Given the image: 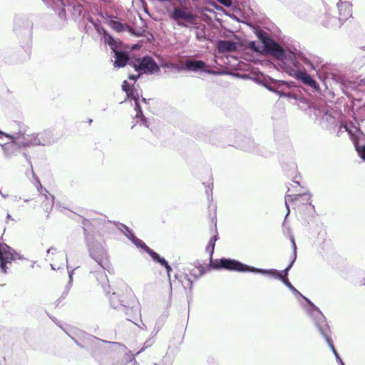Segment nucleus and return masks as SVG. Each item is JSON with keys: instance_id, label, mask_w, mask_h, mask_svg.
<instances>
[{"instance_id": "nucleus-8", "label": "nucleus", "mask_w": 365, "mask_h": 365, "mask_svg": "<svg viewBox=\"0 0 365 365\" xmlns=\"http://www.w3.org/2000/svg\"><path fill=\"white\" fill-rule=\"evenodd\" d=\"M356 124L357 121L355 123H349L341 128H344V131L347 132L351 137L359 155L362 160H365V135Z\"/></svg>"}, {"instance_id": "nucleus-10", "label": "nucleus", "mask_w": 365, "mask_h": 365, "mask_svg": "<svg viewBox=\"0 0 365 365\" xmlns=\"http://www.w3.org/2000/svg\"><path fill=\"white\" fill-rule=\"evenodd\" d=\"M339 17L328 16L327 26L341 27L349 18L352 16V4L350 1L339 2L337 4Z\"/></svg>"}, {"instance_id": "nucleus-19", "label": "nucleus", "mask_w": 365, "mask_h": 365, "mask_svg": "<svg viewBox=\"0 0 365 365\" xmlns=\"http://www.w3.org/2000/svg\"><path fill=\"white\" fill-rule=\"evenodd\" d=\"M109 299L110 305L114 309H128L130 306L128 301L124 299H121L120 296L115 292L109 297Z\"/></svg>"}, {"instance_id": "nucleus-18", "label": "nucleus", "mask_w": 365, "mask_h": 365, "mask_svg": "<svg viewBox=\"0 0 365 365\" xmlns=\"http://www.w3.org/2000/svg\"><path fill=\"white\" fill-rule=\"evenodd\" d=\"M2 136H5L6 138H7L8 139L10 140L9 142L4 143V145H1L3 150L7 154H9L8 150L12 149L14 147H17V142H16V139L15 138H16L17 136L18 137L20 136V130L17 133H14V134H7V133L0 130V138Z\"/></svg>"}, {"instance_id": "nucleus-37", "label": "nucleus", "mask_w": 365, "mask_h": 365, "mask_svg": "<svg viewBox=\"0 0 365 365\" xmlns=\"http://www.w3.org/2000/svg\"><path fill=\"white\" fill-rule=\"evenodd\" d=\"M196 38H197V40H199V41H202V38H204V36H203V35H202V34H201L200 33L197 32V33L196 34Z\"/></svg>"}, {"instance_id": "nucleus-49", "label": "nucleus", "mask_w": 365, "mask_h": 365, "mask_svg": "<svg viewBox=\"0 0 365 365\" xmlns=\"http://www.w3.org/2000/svg\"><path fill=\"white\" fill-rule=\"evenodd\" d=\"M339 2H344V0H339Z\"/></svg>"}, {"instance_id": "nucleus-45", "label": "nucleus", "mask_w": 365, "mask_h": 365, "mask_svg": "<svg viewBox=\"0 0 365 365\" xmlns=\"http://www.w3.org/2000/svg\"><path fill=\"white\" fill-rule=\"evenodd\" d=\"M78 9L79 10V11L81 12V6H78Z\"/></svg>"}, {"instance_id": "nucleus-30", "label": "nucleus", "mask_w": 365, "mask_h": 365, "mask_svg": "<svg viewBox=\"0 0 365 365\" xmlns=\"http://www.w3.org/2000/svg\"><path fill=\"white\" fill-rule=\"evenodd\" d=\"M207 188L205 190V192L207 195V198L210 199L212 196V189H213V183L210 182L206 185Z\"/></svg>"}, {"instance_id": "nucleus-15", "label": "nucleus", "mask_w": 365, "mask_h": 365, "mask_svg": "<svg viewBox=\"0 0 365 365\" xmlns=\"http://www.w3.org/2000/svg\"><path fill=\"white\" fill-rule=\"evenodd\" d=\"M127 96L128 98H132L135 102V110L137 111L135 115L136 118H140L142 121V125L148 128V123L146 118L143 115V111L141 110L140 103H139V94L137 90L135 88H131L129 91H127Z\"/></svg>"}, {"instance_id": "nucleus-34", "label": "nucleus", "mask_w": 365, "mask_h": 365, "mask_svg": "<svg viewBox=\"0 0 365 365\" xmlns=\"http://www.w3.org/2000/svg\"><path fill=\"white\" fill-rule=\"evenodd\" d=\"M131 88L132 87L130 86L129 83L126 81H123L122 85V89L123 91L127 93V91H129Z\"/></svg>"}, {"instance_id": "nucleus-12", "label": "nucleus", "mask_w": 365, "mask_h": 365, "mask_svg": "<svg viewBox=\"0 0 365 365\" xmlns=\"http://www.w3.org/2000/svg\"><path fill=\"white\" fill-rule=\"evenodd\" d=\"M132 63L135 70L140 72V73L153 74L160 71L158 65L154 58L150 56H145Z\"/></svg>"}, {"instance_id": "nucleus-5", "label": "nucleus", "mask_w": 365, "mask_h": 365, "mask_svg": "<svg viewBox=\"0 0 365 365\" xmlns=\"http://www.w3.org/2000/svg\"><path fill=\"white\" fill-rule=\"evenodd\" d=\"M19 148H31L34 146H49L56 142V138L50 130L39 133L26 134L20 130V136L15 138Z\"/></svg>"}, {"instance_id": "nucleus-41", "label": "nucleus", "mask_w": 365, "mask_h": 365, "mask_svg": "<svg viewBox=\"0 0 365 365\" xmlns=\"http://www.w3.org/2000/svg\"><path fill=\"white\" fill-rule=\"evenodd\" d=\"M73 271H71V272H69V277H70V279H72V274H73Z\"/></svg>"}, {"instance_id": "nucleus-3", "label": "nucleus", "mask_w": 365, "mask_h": 365, "mask_svg": "<svg viewBox=\"0 0 365 365\" xmlns=\"http://www.w3.org/2000/svg\"><path fill=\"white\" fill-rule=\"evenodd\" d=\"M313 114L315 120L323 129L335 131L338 128L337 135L344 133V128L346 124V117L336 106L332 107L327 104L313 108Z\"/></svg>"}, {"instance_id": "nucleus-28", "label": "nucleus", "mask_w": 365, "mask_h": 365, "mask_svg": "<svg viewBox=\"0 0 365 365\" xmlns=\"http://www.w3.org/2000/svg\"><path fill=\"white\" fill-rule=\"evenodd\" d=\"M150 256L152 257V259L156 262H158V261L162 258L158 253L155 252L152 250H150L149 247H146L145 250Z\"/></svg>"}, {"instance_id": "nucleus-39", "label": "nucleus", "mask_w": 365, "mask_h": 365, "mask_svg": "<svg viewBox=\"0 0 365 365\" xmlns=\"http://www.w3.org/2000/svg\"><path fill=\"white\" fill-rule=\"evenodd\" d=\"M140 74H138L137 76H130V77H129V78H130V79H133L134 81H136V78H139V77H140Z\"/></svg>"}, {"instance_id": "nucleus-14", "label": "nucleus", "mask_w": 365, "mask_h": 365, "mask_svg": "<svg viewBox=\"0 0 365 365\" xmlns=\"http://www.w3.org/2000/svg\"><path fill=\"white\" fill-rule=\"evenodd\" d=\"M357 87H365V77L358 78L354 83ZM361 100L354 102L353 109L355 119L365 120V102L361 104Z\"/></svg>"}, {"instance_id": "nucleus-22", "label": "nucleus", "mask_w": 365, "mask_h": 365, "mask_svg": "<svg viewBox=\"0 0 365 365\" xmlns=\"http://www.w3.org/2000/svg\"><path fill=\"white\" fill-rule=\"evenodd\" d=\"M114 66L118 68L125 66L129 59V56L127 53L120 51L118 50L114 52Z\"/></svg>"}, {"instance_id": "nucleus-32", "label": "nucleus", "mask_w": 365, "mask_h": 365, "mask_svg": "<svg viewBox=\"0 0 365 365\" xmlns=\"http://www.w3.org/2000/svg\"><path fill=\"white\" fill-rule=\"evenodd\" d=\"M217 1L226 7L231 6L232 4V0H217Z\"/></svg>"}, {"instance_id": "nucleus-9", "label": "nucleus", "mask_w": 365, "mask_h": 365, "mask_svg": "<svg viewBox=\"0 0 365 365\" xmlns=\"http://www.w3.org/2000/svg\"><path fill=\"white\" fill-rule=\"evenodd\" d=\"M85 235L90 256L97 262L102 269L108 270L109 262L106 250L101 245L91 240L88 234L86 233Z\"/></svg>"}, {"instance_id": "nucleus-27", "label": "nucleus", "mask_w": 365, "mask_h": 365, "mask_svg": "<svg viewBox=\"0 0 365 365\" xmlns=\"http://www.w3.org/2000/svg\"><path fill=\"white\" fill-rule=\"evenodd\" d=\"M217 240V235H214L209 240L208 245L206 247V250H207V252L210 253V255H212L214 252L215 245V242Z\"/></svg>"}, {"instance_id": "nucleus-38", "label": "nucleus", "mask_w": 365, "mask_h": 365, "mask_svg": "<svg viewBox=\"0 0 365 365\" xmlns=\"http://www.w3.org/2000/svg\"><path fill=\"white\" fill-rule=\"evenodd\" d=\"M54 251H56V249L54 247H51L47 250V254L49 255L51 252L53 254Z\"/></svg>"}, {"instance_id": "nucleus-48", "label": "nucleus", "mask_w": 365, "mask_h": 365, "mask_svg": "<svg viewBox=\"0 0 365 365\" xmlns=\"http://www.w3.org/2000/svg\"><path fill=\"white\" fill-rule=\"evenodd\" d=\"M144 349H145V348H142L141 350L139 352L142 351Z\"/></svg>"}, {"instance_id": "nucleus-4", "label": "nucleus", "mask_w": 365, "mask_h": 365, "mask_svg": "<svg viewBox=\"0 0 365 365\" xmlns=\"http://www.w3.org/2000/svg\"><path fill=\"white\" fill-rule=\"evenodd\" d=\"M257 36L259 41H251L247 44V48L256 53H265L275 58L283 60L289 51L283 49L275 41L271 38L266 32L259 31Z\"/></svg>"}, {"instance_id": "nucleus-46", "label": "nucleus", "mask_w": 365, "mask_h": 365, "mask_svg": "<svg viewBox=\"0 0 365 365\" xmlns=\"http://www.w3.org/2000/svg\"><path fill=\"white\" fill-rule=\"evenodd\" d=\"M142 101H143L144 103H146V99H145V98H142Z\"/></svg>"}, {"instance_id": "nucleus-42", "label": "nucleus", "mask_w": 365, "mask_h": 365, "mask_svg": "<svg viewBox=\"0 0 365 365\" xmlns=\"http://www.w3.org/2000/svg\"><path fill=\"white\" fill-rule=\"evenodd\" d=\"M6 218L7 219H11V215L10 214H7Z\"/></svg>"}, {"instance_id": "nucleus-29", "label": "nucleus", "mask_w": 365, "mask_h": 365, "mask_svg": "<svg viewBox=\"0 0 365 365\" xmlns=\"http://www.w3.org/2000/svg\"><path fill=\"white\" fill-rule=\"evenodd\" d=\"M150 256L152 257V259L156 262H158V261L162 258L158 253L155 252L152 250H150L149 247H146L145 250Z\"/></svg>"}, {"instance_id": "nucleus-6", "label": "nucleus", "mask_w": 365, "mask_h": 365, "mask_svg": "<svg viewBox=\"0 0 365 365\" xmlns=\"http://www.w3.org/2000/svg\"><path fill=\"white\" fill-rule=\"evenodd\" d=\"M262 84L269 91L279 94L280 97H286L300 101L304 100L298 88L292 81L288 82L273 78H264L262 81Z\"/></svg>"}, {"instance_id": "nucleus-33", "label": "nucleus", "mask_w": 365, "mask_h": 365, "mask_svg": "<svg viewBox=\"0 0 365 365\" xmlns=\"http://www.w3.org/2000/svg\"><path fill=\"white\" fill-rule=\"evenodd\" d=\"M352 63L354 64L353 67L354 68L357 69V68H360L361 67H362L363 65L364 64V62L359 63V62H358V59L355 58Z\"/></svg>"}, {"instance_id": "nucleus-20", "label": "nucleus", "mask_w": 365, "mask_h": 365, "mask_svg": "<svg viewBox=\"0 0 365 365\" xmlns=\"http://www.w3.org/2000/svg\"><path fill=\"white\" fill-rule=\"evenodd\" d=\"M217 48L220 53L232 52L237 48V43L232 41L219 40L217 42Z\"/></svg>"}, {"instance_id": "nucleus-11", "label": "nucleus", "mask_w": 365, "mask_h": 365, "mask_svg": "<svg viewBox=\"0 0 365 365\" xmlns=\"http://www.w3.org/2000/svg\"><path fill=\"white\" fill-rule=\"evenodd\" d=\"M170 16L171 19L176 21L178 25L181 27L188 28L197 24L196 15L191 12L186 11L185 9H182L180 7H175L170 14Z\"/></svg>"}, {"instance_id": "nucleus-43", "label": "nucleus", "mask_w": 365, "mask_h": 365, "mask_svg": "<svg viewBox=\"0 0 365 365\" xmlns=\"http://www.w3.org/2000/svg\"><path fill=\"white\" fill-rule=\"evenodd\" d=\"M293 182L296 183L297 185H299V183L298 181H296V180H293Z\"/></svg>"}, {"instance_id": "nucleus-40", "label": "nucleus", "mask_w": 365, "mask_h": 365, "mask_svg": "<svg viewBox=\"0 0 365 365\" xmlns=\"http://www.w3.org/2000/svg\"><path fill=\"white\" fill-rule=\"evenodd\" d=\"M178 1L181 5H182L185 3V0H178Z\"/></svg>"}, {"instance_id": "nucleus-16", "label": "nucleus", "mask_w": 365, "mask_h": 365, "mask_svg": "<svg viewBox=\"0 0 365 365\" xmlns=\"http://www.w3.org/2000/svg\"><path fill=\"white\" fill-rule=\"evenodd\" d=\"M206 63L201 60H187L183 67H178L179 70H187L190 71H203L206 73H212L210 70H205Z\"/></svg>"}, {"instance_id": "nucleus-1", "label": "nucleus", "mask_w": 365, "mask_h": 365, "mask_svg": "<svg viewBox=\"0 0 365 365\" xmlns=\"http://www.w3.org/2000/svg\"><path fill=\"white\" fill-rule=\"evenodd\" d=\"M282 61H284V71L289 76L301 81L304 84L315 91H319V86L307 72L314 71L324 81L331 80L336 84L343 81V76L336 73L334 66L324 62L317 56H306L302 52L288 51Z\"/></svg>"}, {"instance_id": "nucleus-2", "label": "nucleus", "mask_w": 365, "mask_h": 365, "mask_svg": "<svg viewBox=\"0 0 365 365\" xmlns=\"http://www.w3.org/2000/svg\"><path fill=\"white\" fill-rule=\"evenodd\" d=\"M291 242L292 244L293 248V259L288 267L283 271L284 272V276L282 275L280 272H279L276 269H270L265 270L261 269H257L255 267H250L246 264H244L234 259H221L219 262H217V264L215 266L217 267H222L230 270L238 271V272H257L262 274H270L272 277L276 279H281L283 283L294 294H299L302 296L311 306V307L307 309L308 314L314 319V323H316V317L312 314V309L316 307L307 298L303 297L299 291H297L293 285L289 282L288 279L286 277L288 274L289 270L292 267L295 259L297 258V245L294 241V238L293 236L291 237Z\"/></svg>"}, {"instance_id": "nucleus-17", "label": "nucleus", "mask_w": 365, "mask_h": 365, "mask_svg": "<svg viewBox=\"0 0 365 365\" xmlns=\"http://www.w3.org/2000/svg\"><path fill=\"white\" fill-rule=\"evenodd\" d=\"M37 182V190L38 191L42 194L45 197V202H43L44 209L46 212L48 210H51L54 204V196L48 193L47 190L44 189L41 185L38 179H36Z\"/></svg>"}, {"instance_id": "nucleus-7", "label": "nucleus", "mask_w": 365, "mask_h": 365, "mask_svg": "<svg viewBox=\"0 0 365 365\" xmlns=\"http://www.w3.org/2000/svg\"><path fill=\"white\" fill-rule=\"evenodd\" d=\"M312 314L314 315L316 317V326L317 329H319L321 334L324 336L325 339L327 344L331 349L333 354H334L336 359L337 362L339 364V365H344L343 361L340 358L339 355L338 354L336 350L335 349L333 343L331 341V339L329 335V327L327 324V322L326 320V318L323 315V314L320 312V310L317 307H314L312 309Z\"/></svg>"}, {"instance_id": "nucleus-23", "label": "nucleus", "mask_w": 365, "mask_h": 365, "mask_svg": "<svg viewBox=\"0 0 365 365\" xmlns=\"http://www.w3.org/2000/svg\"><path fill=\"white\" fill-rule=\"evenodd\" d=\"M103 34L105 43L108 44L110 48L115 52L118 50L120 42L113 38V37L108 33L104 29H101Z\"/></svg>"}, {"instance_id": "nucleus-36", "label": "nucleus", "mask_w": 365, "mask_h": 365, "mask_svg": "<svg viewBox=\"0 0 365 365\" xmlns=\"http://www.w3.org/2000/svg\"><path fill=\"white\" fill-rule=\"evenodd\" d=\"M158 262H159L162 266H164V265H165V264L168 263V262H167V261H166L163 257H162V258L158 261Z\"/></svg>"}, {"instance_id": "nucleus-13", "label": "nucleus", "mask_w": 365, "mask_h": 365, "mask_svg": "<svg viewBox=\"0 0 365 365\" xmlns=\"http://www.w3.org/2000/svg\"><path fill=\"white\" fill-rule=\"evenodd\" d=\"M15 252L7 245L0 243V269L4 273H6V264L11 263L15 259Z\"/></svg>"}, {"instance_id": "nucleus-47", "label": "nucleus", "mask_w": 365, "mask_h": 365, "mask_svg": "<svg viewBox=\"0 0 365 365\" xmlns=\"http://www.w3.org/2000/svg\"><path fill=\"white\" fill-rule=\"evenodd\" d=\"M143 327H141V329H144L145 328V324H143Z\"/></svg>"}, {"instance_id": "nucleus-21", "label": "nucleus", "mask_w": 365, "mask_h": 365, "mask_svg": "<svg viewBox=\"0 0 365 365\" xmlns=\"http://www.w3.org/2000/svg\"><path fill=\"white\" fill-rule=\"evenodd\" d=\"M122 232L127 236V237L133 242L138 247L143 248L145 251L146 247H148L142 240L137 238L133 232L125 225H122Z\"/></svg>"}, {"instance_id": "nucleus-44", "label": "nucleus", "mask_w": 365, "mask_h": 365, "mask_svg": "<svg viewBox=\"0 0 365 365\" xmlns=\"http://www.w3.org/2000/svg\"><path fill=\"white\" fill-rule=\"evenodd\" d=\"M245 140L247 141L248 143H251V140L250 138H245Z\"/></svg>"}, {"instance_id": "nucleus-26", "label": "nucleus", "mask_w": 365, "mask_h": 365, "mask_svg": "<svg viewBox=\"0 0 365 365\" xmlns=\"http://www.w3.org/2000/svg\"><path fill=\"white\" fill-rule=\"evenodd\" d=\"M108 24L113 30H115L117 32H121L125 31V24L113 19H110L108 21Z\"/></svg>"}, {"instance_id": "nucleus-31", "label": "nucleus", "mask_w": 365, "mask_h": 365, "mask_svg": "<svg viewBox=\"0 0 365 365\" xmlns=\"http://www.w3.org/2000/svg\"><path fill=\"white\" fill-rule=\"evenodd\" d=\"M97 279L100 281L101 283L106 282L107 280V277L103 272H99L97 274Z\"/></svg>"}, {"instance_id": "nucleus-50", "label": "nucleus", "mask_w": 365, "mask_h": 365, "mask_svg": "<svg viewBox=\"0 0 365 365\" xmlns=\"http://www.w3.org/2000/svg\"><path fill=\"white\" fill-rule=\"evenodd\" d=\"M43 1H46V0H43Z\"/></svg>"}, {"instance_id": "nucleus-25", "label": "nucleus", "mask_w": 365, "mask_h": 365, "mask_svg": "<svg viewBox=\"0 0 365 365\" xmlns=\"http://www.w3.org/2000/svg\"><path fill=\"white\" fill-rule=\"evenodd\" d=\"M302 196H307V200H310V195H306V194H304V195H301V194H297V195H286L285 196V205H286V207H287V215H289V205H288V202H290V201H294V200H298V199L302 197Z\"/></svg>"}, {"instance_id": "nucleus-24", "label": "nucleus", "mask_w": 365, "mask_h": 365, "mask_svg": "<svg viewBox=\"0 0 365 365\" xmlns=\"http://www.w3.org/2000/svg\"><path fill=\"white\" fill-rule=\"evenodd\" d=\"M284 173L288 177L296 178L297 174V167L294 161L287 162L282 165Z\"/></svg>"}, {"instance_id": "nucleus-35", "label": "nucleus", "mask_w": 365, "mask_h": 365, "mask_svg": "<svg viewBox=\"0 0 365 365\" xmlns=\"http://www.w3.org/2000/svg\"><path fill=\"white\" fill-rule=\"evenodd\" d=\"M163 267H165V269H166V272L168 273V277H170V274L172 271V268L168 264V263H167L165 265H164Z\"/></svg>"}]
</instances>
